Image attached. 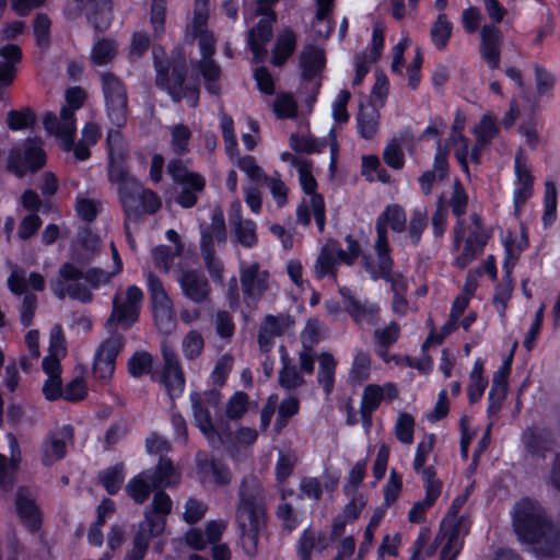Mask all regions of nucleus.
<instances>
[{"instance_id":"6","label":"nucleus","mask_w":560,"mask_h":560,"mask_svg":"<svg viewBox=\"0 0 560 560\" xmlns=\"http://www.w3.org/2000/svg\"><path fill=\"white\" fill-rule=\"evenodd\" d=\"M200 252L205 266L211 279L218 281L223 276V264L215 256L214 242H226V225L224 213L220 207H215L211 213L210 225L202 228L200 233Z\"/></svg>"},{"instance_id":"30","label":"nucleus","mask_w":560,"mask_h":560,"mask_svg":"<svg viewBox=\"0 0 560 560\" xmlns=\"http://www.w3.org/2000/svg\"><path fill=\"white\" fill-rule=\"evenodd\" d=\"M15 505L24 524L31 528H36L40 521V513L34 501L33 492L27 488L19 489Z\"/></svg>"},{"instance_id":"23","label":"nucleus","mask_w":560,"mask_h":560,"mask_svg":"<svg viewBox=\"0 0 560 560\" xmlns=\"http://www.w3.org/2000/svg\"><path fill=\"white\" fill-rule=\"evenodd\" d=\"M180 289L186 298L195 303L206 301L210 293V287L205 275L196 269L183 271L178 279Z\"/></svg>"},{"instance_id":"55","label":"nucleus","mask_w":560,"mask_h":560,"mask_svg":"<svg viewBox=\"0 0 560 560\" xmlns=\"http://www.w3.org/2000/svg\"><path fill=\"white\" fill-rule=\"evenodd\" d=\"M482 363L477 361L470 373V383L468 386V397L471 402L479 400L488 385V380L482 376Z\"/></svg>"},{"instance_id":"52","label":"nucleus","mask_w":560,"mask_h":560,"mask_svg":"<svg viewBox=\"0 0 560 560\" xmlns=\"http://www.w3.org/2000/svg\"><path fill=\"white\" fill-rule=\"evenodd\" d=\"M400 332V325L392 320L385 327L374 330V341L382 350H388L398 340Z\"/></svg>"},{"instance_id":"4","label":"nucleus","mask_w":560,"mask_h":560,"mask_svg":"<svg viewBox=\"0 0 560 560\" xmlns=\"http://www.w3.org/2000/svg\"><path fill=\"white\" fill-rule=\"evenodd\" d=\"M253 492L247 493V485L241 490V503L237 509V523L241 528V540L244 551L253 556L257 547V534L264 523V513L260 506V489L255 480Z\"/></svg>"},{"instance_id":"61","label":"nucleus","mask_w":560,"mask_h":560,"mask_svg":"<svg viewBox=\"0 0 560 560\" xmlns=\"http://www.w3.org/2000/svg\"><path fill=\"white\" fill-rule=\"evenodd\" d=\"M38 305V299L35 293L33 292H26L23 295L20 308H19V315H20V323L23 327H30L33 325V320L35 317V313Z\"/></svg>"},{"instance_id":"10","label":"nucleus","mask_w":560,"mask_h":560,"mask_svg":"<svg viewBox=\"0 0 560 560\" xmlns=\"http://www.w3.org/2000/svg\"><path fill=\"white\" fill-rule=\"evenodd\" d=\"M513 526L520 540L538 541L547 527L541 508L529 499L518 501L514 508Z\"/></svg>"},{"instance_id":"5","label":"nucleus","mask_w":560,"mask_h":560,"mask_svg":"<svg viewBox=\"0 0 560 560\" xmlns=\"http://www.w3.org/2000/svg\"><path fill=\"white\" fill-rule=\"evenodd\" d=\"M485 9L491 20V24H485L480 28L479 54L482 61L490 70H497L501 63V46L503 34L495 25L503 21L506 9L499 0H483Z\"/></svg>"},{"instance_id":"29","label":"nucleus","mask_w":560,"mask_h":560,"mask_svg":"<svg viewBox=\"0 0 560 560\" xmlns=\"http://www.w3.org/2000/svg\"><path fill=\"white\" fill-rule=\"evenodd\" d=\"M326 66V57L324 50L317 47H308L300 56L301 78L302 81L310 82L318 75Z\"/></svg>"},{"instance_id":"25","label":"nucleus","mask_w":560,"mask_h":560,"mask_svg":"<svg viewBox=\"0 0 560 560\" xmlns=\"http://www.w3.org/2000/svg\"><path fill=\"white\" fill-rule=\"evenodd\" d=\"M89 10L86 19L95 34L105 33L113 20V0H86Z\"/></svg>"},{"instance_id":"41","label":"nucleus","mask_w":560,"mask_h":560,"mask_svg":"<svg viewBox=\"0 0 560 560\" xmlns=\"http://www.w3.org/2000/svg\"><path fill=\"white\" fill-rule=\"evenodd\" d=\"M382 359L387 364L408 365L421 372H425L431 366V359L425 352H421L419 358L411 359L409 355H401L396 352H380Z\"/></svg>"},{"instance_id":"34","label":"nucleus","mask_w":560,"mask_h":560,"mask_svg":"<svg viewBox=\"0 0 560 560\" xmlns=\"http://www.w3.org/2000/svg\"><path fill=\"white\" fill-rule=\"evenodd\" d=\"M424 499L415 503L408 512V520L411 523H420L424 521L427 511L434 504L441 494L442 483H424Z\"/></svg>"},{"instance_id":"62","label":"nucleus","mask_w":560,"mask_h":560,"mask_svg":"<svg viewBox=\"0 0 560 560\" xmlns=\"http://www.w3.org/2000/svg\"><path fill=\"white\" fill-rule=\"evenodd\" d=\"M153 359L150 352H133L128 361L129 373L135 376H141L152 372Z\"/></svg>"},{"instance_id":"26","label":"nucleus","mask_w":560,"mask_h":560,"mask_svg":"<svg viewBox=\"0 0 560 560\" xmlns=\"http://www.w3.org/2000/svg\"><path fill=\"white\" fill-rule=\"evenodd\" d=\"M298 45V37L290 27L280 32L276 38L272 48L271 63L276 67H282L294 54Z\"/></svg>"},{"instance_id":"50","label":"nucleus","mask_w":560,"mask_h":560,"mask_svg":"<svg viewBox=\"0 0 560 560\" xmlns=\"http://www.w3.org/2000/svg\"><path fill=\"white\" fill-rule=\"evenodd\" d=\"M428 226V213L425 209L416 208L412 210L409 224L407 226L410 242L413 246H418L421 242L423 232Z\"/></svg>"},{"instance_id":"63","label":"nucleus","mask_w":560,"mask_h":560,"mask_svg":"<svg viewBox=\"0 0 560 560\" xmlns=\"http://www.w3.org/2000/svg\"><path fill=\"white\" fill-rule=\"evenodd\" d=\"M88 394L86 383L81 371L73 377L63 388V399L68 401H77L83 399Z\"/></svg>"},{"instance_id":"51","label":"nucleus","mask_w":560,"mask_h":560,"mask_svg":"<svg viewBox=\"0 0 560 560\" xmlns=\"http://www.w3.org/2000/svg\"><path fill=\"white\" fill-rule=\"evenodd\" d=\"M513 360V353L510 354L503 360L502 365L493 375V384L489 392V398L493 399L495 396L499 400H501L505 395L506 389V378L510 373L511 364Z\"/></svg>"},{"instance_id":"47","label":"nucleus","mask_w":560,"mask_h":560,"mask_svg":"<svg viewBox=\"0 0 560 560\" xmlns=\"http://www.w3.org/2000/svg\"><path fill=\"white\" fill-rule=\"evenodd\" d=\"M499 132L500 129L497 125L495 117L490 114H485L479 124L472 129V133L480 144H490Z\"/></svg>"},{"instance_id":"54","label":"nucleus","mask_w":560,"mask_h":560,"mask_svg":"<svg viewBox=\"0 0 560 560\" xmlns=\"http://www.w3.org/2000/svg\"><path fill=\"white\" fill-rule=\"evenodd\" d=\"M337 260L336 256L331 250L324 247L318 255L315 264V275L316 278L322 280L327 276H331L332 278L337 277L336 269Z\"/></svg>"},{"instance_id":"44","label":"nucleus","mask_w":560,"mask_h":560,"mask_svg":"<svg viewBox=\"0 0 560 560\" xmlns=\"http://www.w3.org/2000/svg\"><path fill=\"white\" fill-rule=\"evenodd\" d=\"M167 12V0H151L150 2V24L153 31V37L160 40L165 35Z\"/></svg>"},{"instance_id":"24","label":"nucleus","mask_w":560,"mask_h":560,"mask_svg":"<svg viewBox=\"0 0 560 560\" xmlns=\"http://www.w3.org/2000/svg\"><path fill=\"white\" fill-rule=\"evenodd\" d=\"M22 59L23 51L18 44L9 43L0 47V85L13 84Z\"/></svg>"},{"instance_id":"22","label":"nucleus","mask_w":560,"mask_h":560,"mask_svg":"<svg viewBox=\"0 0 560 560\" xmlns=\"http://www.w3.org/2000/svg\"><path fill=\"white\" fill-rule=\"evenodd\" d=\"M490 238L491 231H469L462 253L454 260V266L459 269L468 267L485 252Z\"/></svg>"},{"instance_id":"57","label":"nucleus","mask_w":560,"mask_h":560,"mask_svg":"<svg viewBox=\"0 0 560 560\" xmlns=\"http://www.w3.org/2000/svg\"><path fill=\"white\" fill-rule=\"evenodd\" d=\"M171 148L172 151L177 155H183L189 150V141L191 138L190 129L184 125H175L172 129Z\"/></svg>"},{"instance_id":"16","label":"nucleus","mask_w":560,"mask_h":560,"mask_svg":"<svg viewBox=\"0 0 560 560\" xmlns=\"http://www.w3.org/2000/svg\"><path fill=\"white\" fill-rule=\"evenodd\" d=\"M398 397V389L393 383L383 385H368L361 398L360 412L362 422L366 430L371 427V415L374 412L382 401L390 402Z\"/></svg>"},{"instance_id":"42","label":"nucleus","mask_w":560,"mask_h":560,"mask_svg":"<svg viewBox=\"0 0 560 560\" xmlns=\"http://www.w3.org/2000/svg\"><path fill=\"white\" fill-rule=\"evenodd\" d=\"M468 201L469 197L464 185L458 178H455L448 205L451 207L452 214L456 218V221L466 223L464 215L467 212Z\"/></svg>"},{"instance_id":"36","label":"nucleus","mask_w":560,"mask_h":560,"mask_svg":"<svg viewBox=\"0 0 560 560\" xmlns=\"http://www.w3.org/2000/svg\"><path fill=\"white\" fill-rule=\"evenodd\" d=\"M328 328L316 317L308 318L301 331L302 350H314V348L326 338Z\"/></svg>"},{"instance_id":"49","label":"nucleus","mask_w":560,"mask_h":560,"mask_svg":"<svg viewBox=\"0 0 560 560\" xmlns=\"http://www.w3.org/2000/svg\"><path fill=\"white\" fill-rule=\"evenodd\" d=\"M116 352H96L93 361V374L98 381H107L115 370Z\"/></svg>"},{"instance_id":"12","label":"nucleus","mask_w":560,"mask_h":560,"mask_svg":"<svg viewBox=\"0 0 560 560\" xmlns=\"http://www.w3.org/2000/svg\"><path fill=\"white\" fill-rule=\"evenodd\" d=\"M143 298V291L136 284L127 288L125 299L117 292L106 323L108 328L130 329L139 320Z\"/></svg>"},{"instance_id":"59","label":"nucleus","mask_w":560,"mask_h":560,"mask_svg":"<svg viewBox=\"0 0 560 560\" xmlns=\"http://www.w3.org/2000/svg\"><path fill=\"white\" fill-rule=\"evenodd\" d=\"M385 164L393 170H401L405 166V153L397 139H392L383 151Z\"/></svg>"},{"instance_id":"32","label":"nucleus","mask_w":560,"mask_h":560,"mask_svg":"<svg viewBox=\"0 0 560 560\" xmlns=\"http://www.w3.org/2000/svg\"><path fill=\"white\" fill-rule=\"evenodd\" d=\"M380 113L373 105L360 106L357 115V129L364 140H372L378 131Z\"/></svg>"},{"instance_id":"3","label":"nucleus","mask_w":560,"mask_h":560,"mask_svg":"<svg viewBox=\"0 0 560 560\" xmlns=\"http://www.w3.org/2000/svg\"><path fill=\"white\" fill-rule=\"evenodd\" d=\"M172 510V501L164 492H156L150 509L144 512V520L139 524L132 547L126 560H142L152 537L160 536L165 528V516Z\"/></svg>"},{"instance_id":"1","label":"nucleus","mask_w":560,"mask_h":560,"mask_svg":"<svg viewBox=\"0 0 560 560\" xmlns=\"http://www.w3.org/2000/svg\"><path fill=\"white\" fill-rule=\"evenodd\" d=\"M153 67L155 85L161 91L166 92L175 103L186 98L189 107H197L200 98V81L198 77L187 79L188 65L182 49H174L170 56H165L162 46H154Z\"/></svg>"},{"instance_id":"14","label":"nucleus","mask_w":560,"mask_h":560,"mask_svg":"<svg viewBox=\"0 0 560 560\" xmlns=\"http://www.w3.org/2000/svg\"><path fill=\"white\" fill-rule=\"evenodd\" d=\"M465 532L463 523L454 514L447 515L441 523L436 540L442 544L441 560H455L463 548Z\"/></svg>"},{"instance_id":"13","label":"nucleus","mask_w":560,"mask_h":560,"mask_svg":"<svg viewBox=\"0 0 560 560\" xmlns=\"http://www.w3.org/2000/svg\"><path fill=\"white\" fill-rule=\"evenodd\" d=\"M294 325V317L288 313L267 314L261 319L258 329L257 341L260 350H271L276 339L289 332Z\"/></svg>"},{"instance_id":"46","label":"nucleus","mask_w":560,"mask_h":560,"mask_svg":"<svg viewBox=\"0 0 560 560\" xmlns=\"http://www.w3.org/2000/svg\"><path fill=\"white\" fill-rule=\"evenodd\" d=\"M256 222L247 219L243 220L240 213L237 214V222L234 226L236 241L246 248H253L258 243L256 233Z\"/></svg>"},{"instance_id":"8","label":"nucleus","mask_w":560,"mask_h":560,"mask_svg":"<svg viewBox=\"0 0 560 560\" xmlns=\"http://www.w3.org/2000/svg\"><path fill=\"white\" fill-rule=\"evenodd\" d=\"M147 285L154 325L161 334L170 335L177 325L173 302L155 273L149 272Z\"/></svg>"},{"instance_id":"15","label":"nucleus","mask_w":560,"mask_h":560,"mask_svg":"<svg viewBox=\"0 0 560 560\" xmlns=\"http://www.w3.org/2000/svg\"><path fill=\"white\" fill-rule=\"evenodd\" d=\"M240 280L247 305L256 304L269 288V272L261 270L258 262L242 268Z\"/></svg>"},{"instance_id":"11","label":"nucleus","mask_w":560,"mask_h":560,"mask_svg":"<svg viewBox=\"0 0 560 560\" xmlns=\"http://www.w3.org/2000/svg\"><path fill=\"white\" fill-rule=\"evenodd\" d=\"M106 115L114 127L124 128L128 117V94L125 83L113 72L101 75Z\"/></svg>"},{"instance_id":"20","label":"nucleus","mask_w":560,"mask_h":560,"mask_svg":"<svg viewBox=\"0 0 560 560\" xmlns=\"http://www.w3.org/2000/svg\"><path fill=\"white\" fill-rule=\"evenodd\" d=\"M154 380L164 384L171 397L179 396L185 387V378L174 352H165L164 366L161 374L152 373Z\"/></svg>"},{"instance_id":"56","label":"nucleus","mask_w":560,"mask_h":560,"mask_svg":"<svg viewBox=\"0 0 560 560\" xmlns=\"http://www.w3.org/2000/svg\"><path fill=\"white\" fill-rule=\"evenodd\" d=\"M334 2L335 0H316L315 19L317 21H327V28L324 33L322 31H316V34L319 37L328 38L335 30L336 22L330 16Z\"/></svg>"},{"instance_id":"9","label":"nucleus","mask_w":560,"mask_h":560,"mask_svg":"<svg viewBox=\"0 0 560 560\" xmlns=\"http://www.w3.org/2000/svg\"><path fill=\"white\" fill-rule=\"evenodd\" d=\"M179 480V474L173 467L172 463L161 457L154 476L148 472H141L133 477L126 486V491L136 503H143L150 494L152 487H168Z\"/></svg>"},{"instance_id":"37","label":"nucleus","mask_w":560,"mask_h":560,"mask_svg":"<svg viewBox=\"0 0 560 560\" xmlns=\"http://www.w3.org/2000/svg\"><path fill=\"white\" fill-rule=\"evenodd\" d=\"M452 32V22L445 13H440L430 30L431 42L436 50L444 51L446 49Z\"/></svg>"},{"instance_id":"40","label":"nucleus","mask_w":560,"mask_h":560,"mask_svg":"<svg viewBox=\"0 0 560 560\" xmlns=\"http://www.w3.org/2000/svg\"><path fill=\"white\" fill-rule=\"evenodd\" d=\"M7 126L11 131L33 129L37 121L35 110L25 106L20 109H11L7 114Z\"/></svg>"},{"instance_id":"33","label":"nucleus","mask_w":560,"mask_h":560,"mask_svg":"<svg viewBox=\"0 0 560 560\" xmlns=\"http://www.w3.org/2000/svg\"><path fill=\"white\" fill-rule=\"evenodd\" d=\"M135 205L138 207L137 213H127L125 208L121 206L127 218H139L142 213L154 214L161 209L162 201L154 190L149 188L143 189L139 183V188L135 197Z\"/></svg>"},{"instance_id":"2","label":"nucleus","mask_w":560,"mask_h":560,"mask_svg":"<svg viewBox=\"0 0 560 560\" xmlns=\"http://www.w3.org/2000/svg\"><path fill=\"white\" fill-rule=\"evenodd\" d=\"M122 128H110L106 135V147L108 153L107 179L116 186L120 205L127 213H137L135 197L139 188V180L129 171V150L121 133Z\"/></svg>"},{"instance_id":"39","label":"nucleus","mask_w":560,"mask_h":560,"mask_svg":"<svg viewBox=\"0 0 560 560\" xmlns=\"http://www.w3.org/2000/svg\"><path fill=\"white\" fill-rule=\"evenodd\" d=\"M377 219L397 234L405 232L407 229V214L399 203L387 205Z\"/></svg>"},{"instance_id":"60","label":"nucleus","mask_w":560,"mask_h":560,"mask_svg":"<svg viewBox=\"0 0 560 560\" xmlns=\"http://www.w3.org/2000/svg\"><path fill=\"white\" fill-rule=\"evenodd\" d=\"M273 113L280 119L293 118L298 113V105L290 93H280L273 102Z\"/></svg>"},{"instance_id":"7","label":"nucleus","mask_w":560,"mask_h":560,"mask_svg":"<svg viewBox=\"0 0 560 560\" xmlns=\"http://www.w3.org/2000/svg\"><path fill=\"white\" fill-rule=\"evenodd\" d=\"M47 162V154L39 138H26L23 149L11 148L7 159V171L19 178L40 171Z\"/></svg>"},{"instance_id":"27","label":"nucleus","mask_w":560,"mask_h":560,"mask_svg":"<svg viewBox=\"0 0 560 560\" xmlns=\"http://www.w3.org/2000/svg\"><path fill=\"white\" fill-rule=\"evenodd\" d=\"M345 299V310L350 317L358 324L366 322L374 324L377 320L380 307L376 304H365L352 295H346L343 290H340Z\"/></svg>"},{"instance_id":"28","label":"nucleus","mask_w":560,"mask_h":560,"mask_svg":"<svg viewBox=\"0 0 560 560\" xmlns=\"http://www.w3.org/2000/svg\"><path fill=\"white\" fill-rule=\"evenodd\" d=\"M10 460L0 454V487L8 489L13 482L14 472L18 470L21 462V451L16 439L12 434L7 435Z\"/></svg>"},{"instance_id":"64","label":"nucleus","mask_w":560,"mask_h":560,"mask_svg":"<svg viewBox=\"0 0 560 560\" xmlns=\"http://www.w3.org/2000/svg\"><path fill=\"white\" fill-rule=\"evenodd\" d=\"M125 478L124 469L121 465H115L112 468L106 469L100 477L102 485L108 491V493H116Z\"/></svg>"},{"instance_id":"19","label":"nucleus","mask_w":560,"mask_h":560,"mask_svg":"<svg viewBox=\"0 0 560 560\" xmlns=\"http://www.w3.org/2000/svg\"><path fill=\"white\" fill-rule=\"evenodd\" d=\"M522 151L514 160V171L516 175L515 188L513 191L514 214L518 215L522 208L534 192V176L527 166L522 162Z\"/></svg>"},{"instance_id":"48","label":"nucleus","mask_w":560,"mask_h":560,"mask_svg":"<svg viewBox=\"0 0 560 560\" xmlns=\"http://www.w3.org/2000/svg\"><path fill=\"white\" fill-rule=\"evenodd\" d=\"M198 468L203 481H212L219 485L229 481L230 474L222 464L208 459L199 460Z\"/></svg>"},{"instance_id":"17","label":"nucleus","mask_w":560,"mask_h":560,"mask_svg":"<svg viewBox=\"0 0 560 560\" xmlns=\"http://www.w3.org/2000/svg\"><path fill=\"white\" fill-rule=\"evenodd\" d=\"M513 243H515V240L512 237H506L503 241L505 253V258L503 262L504 275L502 277V280L495 285L494 294L492 298V304L500 317L505 316L508 303L511 300L514 290V281L512 278V269L514 265H510L509 262L510 257H512Z\"/></svg>"},{"instance_id":"31","label":"nucleus","mask_w":560,"mask_h":560,"mask_svg":"<svg viewBox=\"0 0 560 560\" xmlns=\"http://www.w3.org/2000/svg\"><path fill=\"white\" fill-rule=\"evenodd\" d=\"M374 250L377 256V264H375L374 259L370 255H363L362 257V266L364 270L369 273L371 268L375 270L388 272L389 266H394V258L392 256V247L389 244V238H381L375 240Z\"/></svg>"},{"instance_id":"43","label":"nucleus","mask_w":560,"mask_h":560,"mask_svg":"<svg viewBox=\"0 0 560 560\" xmlns=\"http://www.w3.org/2000/svg\"><path fill=\"white\" fill-rule=\"evenodd\" d=\"M394 266H389L388 272L375 270L371 268L369 276L372 280L377 281L383 279L385 282L389 283L390 291L393 295L397 294H407L408 291V281L404 277V275L399 271L393 270Z\"/></svg>"},{"instance_id":"21","label":"nucleus","mask_w":560,"mask_h":560,"mask_svg":"<svg viewBox=\"0 0 560 560\" xmlns=\"http://www.w3.org/2000/svg\"><path fill=\"white\" fill-rule=\"evenodd\" d=\"M434 444V435L427 434L421 439L416 448L412 466L415 471L421 476L424 483H441L435 479L434 467L427 465L432 457Z\"/></svg>"},{"instance_id":"18","label":"nucleus","mask_w":560,"mask_h":560,"mask_svg":"<svg viewBox=\"0 0 560 560\" xmlns=\"http://www.w3.org/2000/svg\"><path fill=\"white\" fill-rule=\"evenodd\" d=\"M73 431L70 425H63L52 431L44 441L40 447L42 462L49 466L65 457L67 446L71 443Z\"/></svg>"},{"instance_id":"45","label":"nucleus","mask_w":560,"mask_h":560,"mask_svg":"<svg viewBox=\"0 0 560 560\" xmlns=\"http://www.w3.org/2000/svg\"><path fill=\"white\" fill-rule=\"evenodd\" d=\"M558 190L557 185L552 180L545 183V195H544V213H542V225L545 229L550 228L557 219V205H558Z\"/></svg>"},{"instance_id":"38","label":"nucleus","mask_w":560,"mask_h":560,"mask_svg":"<svg viewBox=\"0 0 560 560\" xmlns=\"http://www.w3.org/2000/svg\"><path fill=\"white\" fill-rule=\"evenodd\" d=\"M117 43L114 38H98L91 50V62L94 66H106L110 63L117 55Z\"/></svg>"},{"instance_id":"58","label":"nucleus","mask_w":560,"mask_h":560,"mask_svg":"<svg viewBox=\"0 0 560 560\" xmlns=\"http://www.w3.org/2000/svg\"><path fill=\"white\" fill-rule=\"evenodd\" d=\"M415 418L407 413L400 412L395 424V436L404 444H411L413 441Z\"/></svg>"},{"instance_id":"53","label":"nucleus","mask_w":560,"mask_h":560,"mask_svg":"<svg viewBox=\"0 0 560 560\" xmlns=\"http://www.w3.org/2000/svg\"><path fill=\"white\" fill-rule=\"evenodd\" d=\"M51 21L45 13H38L33 22V33L35 44L42 49H47L50 45Z\"/></svg>"},{"instance_id":"35","label":"nucleus","mask_w":560,"mask_h":560,"mask_svg":"<svg viewBox=\"0 0 560 560\" xmlns=\"http://www.w3.org/2000/svg\"><path fill=\"white\" fill-rule=\"evenodd\" d=\"M291 149L296 153L314 154L322 153L328 142L325 138H316L311 135L291 133L289 138Z\"/></svg>"}]
</instances>
